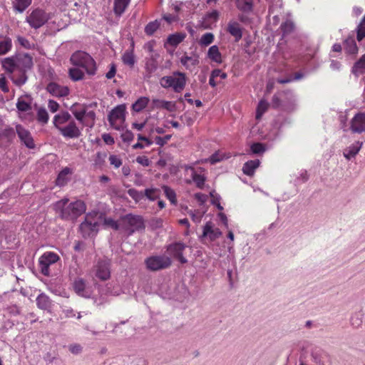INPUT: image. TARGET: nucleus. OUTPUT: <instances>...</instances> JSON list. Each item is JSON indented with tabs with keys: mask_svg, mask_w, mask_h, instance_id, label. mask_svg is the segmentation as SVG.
<instances>
[{
	"mask_svg": "<svg viewBox=\"0 0 365 365\" xmlns=\"http://www.w3.org/2000/svg\"><path fill=\"white\" fill-rule=\"evenodd\" d=\"M53 207L59 217L65 220H75L86 210V204L82 200L68 203V198H63L56 202Z\"/></svg>",
	"mask_w": 365,
	"mask_h": 365,
	"instance_id": "f257e3e1",
	"label": "nucleus"
},
{
	"mask_svg": "<svg viewBox=\"0 0 365 365\" xmlns=\"http://www.w3.org/2000/svg\"><path fill=\"white\" fill-rule=\"evenodd\" d=\"M70 61L73 65L83 68L88 74L94 75L96 73V62L88 53L77 51L72 54Z\"/></svg>",
	"mask_w": 365,
	"mask_h": 365,
	"instance_id": "f03ea898",
	"label": "nucleus"
},
{
	"mask_svg": "<svg viewBox=\"0 0 365 365\" xmlns=\"http://www.w3.org/2000/svg\"><path fill=\"white\" fill-rule=\"evenodd\" d=\"M121 229L131 235L135 232L145 229L144 220L140 215L128 214L121 218Z\"/></svg>",
	"mask_w": 365,
	"mask_h": 365,
	"instance_id": "7ed1b4c3",
	"label": "nucleus"
},
{
	"mask_svg": "<svg viewBox=\"0 0 365 365\" xmlns=\"http://www.w3.org/2000/svg\"><path fill=\"white\" fill-rule=\"evenodd\" d=\"M145 264L148 270L157 272L168 269L172 265V259L165 255H156L147 257Z\"/></svg>",
	"mask_w": 365,
	"mask_h": 365,
	"instance_id": "20e7f679",
	"label": "nucleus"
},
{
	"mask_svg": "<svg viewBox=\"0 0 365 365\" xmlns=\"http://www.w3.org/2000/svg\"><path fill=\"white\" fill-rule=\"evenodd\" d=\"M48 19V15L43 10L36 9L26 16V21L31 28L37 29L43 26Z\"/></svg>",
	"mask_w": 365,
	"mask_h": 365,
	"instance_id": "39448f33",
	"label": "nucleus"
},
{
	"mask_svg": "<svg viewBox=\"0 0 365 365\" xmlns=\"http://www.w3.org/2000/svg\"><path fill=\"white\" fill-rule=\"evenodd\" d=\"M59 257L57 254L52 252H46L39 258V267L41 273L44 276H50L49 267L59 260Z\"/></svg>",
	"mask_w": 365,
	"mask_h": 365,
	"instance_id": "423d86ee",
	"label": "nucleus"
},
{
	"mask_svg": "<svg viewBox=\"0 0 365 365\" xmlns=\"http://www.w3.org/2000/svg\"><path fill=\"white\" fill-rule=\"evenodd\" d=\"M125 113V106L119 105L114 108L109 113L108 120L110 125L115 130H120L121 126L118 121L124 122Z\"/></svg>",
	"mask_w": 365,
	"mask_h": 365,
	"instance_id": "0eeeda50",
	"label": "nucleus"
},
{
	"mask_svg": "<svg viewBox=\"0 0 365 365\" xmlns=\"http://www.w3.org/2000/svg\"><path fill=\"white\" fill-rule=\"evenodd\" d=\"M91 218L92 215L87 214L85 220L80 225L79 229L83 237H90L98 231V222Z\"/></svg>",
	"mask_w": 365,
	"mask_h": 365,
	"instance_id": "6e6552de",
	"label": "nucleus"
},
{
	"mask_svg": "<svg viewBox=\"0 0 365 365\" xmlns=\"http://www.w3.org/2000/svg\"><path fill=\"white\" fill-rule=\"evenodd\" d=\"M185 247L186 245L184 243L178 242L168 245L166 250L170 256L179 260L181 264H185L187 262V260L182 255Z\"/></svg>",
	"mask_w": 365,
	"mask_h": 365,
	"instance_id": "1a4fd4ad",
	"label": "nucleus"
},
{
	"mask_svg": "<svg viewBox=\"0 0 365 365\" xmlns=\"http://www.w3.org/2000/svg\"><path fill=\"white\" fill-rule=\"evenodd\" d=\"M96 276L103 281L108 279L110 277V260L108 258L101 259L96 266Z\"/></svg>",
	"mask_w": 365,
	"mask_h": 365,
	"instance_id": "9d476101",
	"label": "nucleus"
},
{
	"mask_svg": "<svg viewBox=\"0 0 365 365\" xmlns=\"http://www.w3.org/2000/svg\"><path fill=\"white\" fill-rule=\"evenodd\" d=\"M16 132L21 142L24 143L28 148L33 149L35 148L36 145L31 133L23 125L20 124L16 125Z\"/></svg>",
	"mask_w": 365,
	"mask_h": 365,
	"instance_id": "9b49d317",
	"label": "nucleus"
},
{
	"mask_svg": "<svg viewBox=\"0 0 365 365\" xmlns=\"http://www.w3.org/2000/svg\"><path fill=\"white\" fill-rule=\"evenodd\" d=\"M58 130L63 137L67 138H78L81 135V130L73 120L70 121L66 126L58 128Z\"/></svg>",
	"mask_w": 365,
	"mask_h": 365,
	"instance_id": "f8f14e48",
	"label": "nucleus"
},
{
	"mask_svg": "<svg viewBox=\"0 0 365 365\" xmlns=\"http://www.w3.org/2000/svg\"><path fill=\"white\" fill-rule=\"evenodd\" d=\"M237 9L242 13L239 14V20L242 23L250 21L249 12L251 11V0H236Z\"/></svg>",
	"mask_w": 365,
	"mask_h": 365,
	"instance_id": "ddd939ff",
	"label": "nucleus"
},
{
	"mask_svg": "<svg viewBox=\"0 0 365 365\" xmlns=\"http://www.w3.org/2000/svg\"><path fill=\"white\" fill-rule=\"evenodd\" d=\"M350 128L353 133H356L365 132V113L356 114L351 120Z\"/></svg>",
	"mask_w": 365,
	"mask_h": 365,
	"instance_id": "4468645a",
	"label": "nucleus"
},
{
	"mask_svg": "<svg viewBox=\"0 0 365 365\" xmlns=\"http://www.w3.org/2000/svg\"><path fill=\"white\" fill-rule=\"evenodd\" d=\"M17 68L21 71L26 72L34 65L32 57L28 53H20L16 56Z\"/></svg>",
	"mask_w": 365,
	"mask_h": 365,
	"instance_id": "2eb2a0df",
	"label": "nucleus"
},
{
	"mask_svg": "<svg viewBox=\"0 0 365 365\" xmlns=\"http://www.w3.org/2000/svg\"><path fill=\"white\" fill-rule=\"evenodd\" d=\"M46 91L55 97H64L69 93L67 86H63L54 82H51L47 85Z\"/></svg>",
	"mask_w": 365,
	"mask_h": 365,
	"instance_id": "dca6fc26",
	"label": "nucleus"
},
{
	"mask_svg": "<svg viewBox=\"0 0 365 365\" xmlns=\"http://www.w3.org/2000/svg\"><path fill=\"white\" fill-rule=\"evenodd\" d=\"M73 288L75 292L81 297H89V291L86 285V281L82 278H76L73 282Z\"/></svg>",
	"mask_w": 365,
	"mask_h": 365,
	"instance_id": "f3484780",
	"label": "nucleus"
},
{
	"mask_svg": "<svg viewBox=\"0 0 365 365\" xmlns=\"http://www.w3.org/2000/svg\"><path fill=\"white\" fill-rule=\"evenodd\" d=\"M222 232L218 228H214L212 222H208L204 226L202 237H207L210 241H214L217 239Z\"/></svg>",
	"mask_w": 365,
	"mask_h": 365,
	"instance_id": "a211bd4d",
	"label": "nucleus"
},
{
	"mask_svg": "<svg viewBox=\"0 0 365 365\" xmlns=\"http://www.w3.org/2000/svg\"><path fill=\"white\" fill-rule=\"evenodd\" d=\"M226 30L235 38L236 42H238L242 37V29L237 21H230Z\"/></svg>",
	"mask_w": 365,
	"mask_h": 365,
	"instance_id": "6ab92c4d",
	"label": "nucleus"
},
{
	"mask_svg": "<svg viewBox=\"0 0 365 365\" xmlns=\"http://www.w3.org/2000/svg\"><path fill=\"white\" fill-rule=\"evenodd\" d=\"M174 76H178V77L174 76L173 88L175 92L180 93L184 89L186 84L185 75L181 72H175Z\"/></svg>",
	"mask_w": 365,
	"mask_h": 365,
	"instance_id": "aec40b11",
	"label": "nucleus"
},
{
	"mask_svg": "<svg viewBox=\"0 0 365 365\" xmlns=\"http://www.w3.org/2000/svg\"><path fill=\"white\" fill-rule=\"evenodd\" d=\"M180 63L187 69L191 70L192 67H195L199 64V56L195 53H192L191 56L185 55L181 57Z\"/></svg>",
	"mask_w": 365,
	"mask_h": 365,
	"instance_id": "412c9836",
	"label": "nucleus"
},
{
	"mask_svg": "<svg viewBox=\"0 0 365 365\" xmlns=\"http://www.w3.org/2000/svg\"><path fill=\"white\" fill-rule=\"evenodd\" d=\"M361 146L362 143L359 141L354 143L344 151V156L347 160H350L351 158L355 157L358 154V153L361 148Z\"/></svg>",
	"mask_w": 365,
	"mask_h": 365,
	"instance_id": "4be33fe9",
	"label": "nucleus"
},
{
	"mask_svg": "<svg viewBox=\"0 0 365 365\" xmlns=\"http://www.w3.org/2000/svg\"><path fill=\"white\" fill-rule=\"evenodd\" d=\"M36 304L39 309L49 311L51 308L52 302L49 297L45 294H40L36 298Z\"/></svg>",
	"mask_w": 365,
	"mask_h": 365,
	"instance_id": "5701e85b",
	"label": "nucleus"
},
{
	"mask_svg": "<svg viewBox=\"0 0 365 365\" xmlns=\"http://www.w3.org/2000/svg\"><path fill=\"white\" fill-rule=\"evenodd\" d=\"M153 103L156 108H164L170 112H173L177 110L175 103L171 101L154 99L153 101Z\"/></svg>",
	"mask_w": 365,
	"mask_h": 365,
	"instance_id": "b1692460",
	"label": "nucleus"
},
{
	"mask_svg": "<svg viewBox=\"0 0 365 365\" xmlns=\"http://www.w3.org/2000/svg\"><path fill=\"white\" fill-rule=\"evenodd\" d=\"M71 119V115L67 112H61V113L56 115L53 119V124L57 129L58 128H61L62 124L66 123V122H70Z\"/></svg>",
	"mask_w": 365,
	"mask_h": 365,
	"instance_id": "393cba45",
	"label": "nucleus"
},
{
	"mask_svg": "<svg viewBox=\"0 0 365 365\" xmlns=\"http://www.w3.org/2000/svg\"><path fill=\"white\" fill-rule=\"evenodd\" d=\"M3 68L9 73H14L17 68L16 58H6L2 61Z\"/></svg>",
	"mask_w": 365,
	"mask_h": 365,
	"instance_id": "a878e982",
	"label": "nucleus"
},
{
	"mask_svg": "<svg viewBox=\"0 0 365 365\" xmlns=\"http://www.w3.org/2000/svg\"><path fill=\"white\" fill-rule=\"evenodd\" d=\"M16 130L13 128L8 127L0 132V141L4 140L11 143L16 136Z\"/></svg>",
	"mask_w": 365,
	"mask_h": 365,
	"instance_id": "bb28decb",
	"label": "nucleus"
},
{
	"mask_svg": "<svg viewBox=\"0 0 365 365\" xmlns=\"http://www.w3.org/2000/svg\"><path fill=\"white\" fill-rule=\"evenodd\" d=\"M207 57L212 61H215L217 63H220L222 62V55L219 51L217 46H212L208 49Z\"/></svg>",
	"mask_w": 365,
	"mask_h": 365,
	"instance_id": "cd10ccee",
	"label": "nucleus"
},
{
	"mask_svg": "<svg viewBox=\"0 0 365 365\" xmlns=\"http://www.w3.org/2000/svg\"><path fill=\"white\" fill-rule=\"evenodd\" d=\"M352 73L359 76L365 73V54L363 55L360 59L355 63L352 68Z\"/></svg>",
	"mask_w": 365,
	"mask_h": 365,
	"instance_id": "c85d7f7f",
	"label": "nucleus"
},
{
	"mask_svg": "<svg viewBox=\"0 0 365 365\" xmlns=\"http://www.w3.org/2000/svg\"><path fill=\"white\" fill-rule=\"evenodd\" d=\"M219 18V12L216 10H213L212 12L207 13L203 19V26L205 29L210 27V24L215 23Z\"/></svg>",
	"mask_w": 365,
	"mask_h": 365,
	"instance_id": "c756f323",
	"label": "nucleus"
},
{
	"mask_svg": "<svg viewBox=\"0 0 365 365\" xmlns=\"http://www.w3.org/2000/svg\"><path fill=\"white\" fill-rule=\"evenodd\" d=\"M130 0H115L113 11L115 15L120 16L128 6Z\"/></svg>",
	"mask_w": 365,
	"mask_h": 365,
	"instance_id": "7c9ffc66",
	"label": "nucleus"
},
{
	"mask_svg": "<svg viewBox=\"0 0 365 365\" xmlns=\"http://www.w3.org/2000/svg\"><path fill=\"white\" fill-rule=\"evenodd\" d=\"M32 0H15L13 2L14 9L18 13H23L31 4Z\"/></svg>",
	"mask_w": 365,
	"mask_h": 365,
	"instance_id": "2f4dec72",
	"label": "nucleus"
},
{
	"mask_svg": "<svg viewBox=\"0 0 365 365\" xmlns=\"http://www.w3.org/2000/svg\"><path fill=\"white\" fill-rule=\"evenodd\" d=\"M71 173V170L68 168H63L58 174L56 183L58 186H63L68 180V175Z\"/></svg>",
	"mask_w": 365,
	"mask_h": 365,
	"instance_id": "473e14b6",
	"label": "nucleus"
},
{
	"mask_svg": "<svg viewBox=\"0 0 365 365\" xmlns=\"http://www.w3.org/2000/svg\"><path fill=\"white\" fill-rule=\"evenodd\" d=\"M269 106V103L266 100H261L256 109V119L259 120L263 115V114L268 110Z\"/></svg>",
	"mask_w": 365,
	"mask_h": 365,
	"instance_id": "72a5a7b5",
	"label": "nucleus"
},
{
	"mask_svg": "<svg viewBox=\"0 0 365 365\" xmlns=\"http://www.w3.org/2000/svg\"><path fill=\"white\" fill-rule=\"evenodd\" d=\"M14 83L16 86H21L24 84L27 80L26 72L19 70L18 73H14L11 77Z\"/></svg>",
	"mask_w": 365,
	"mask_h": 365,
	"instance_id": "f704fd0d",
	"label": "nucleus"
},
{
	"mask_svg": "<svg viewBox=\"0 0 365 365\" xmlns=\"http://www.w3.org/2000/svg\"><path fill=\"white\" fill-rule=\"evenodd\" d=\"M344 49L350 54H356L358 52V47L353 38H349L344 41Z\"/></svg>",
	"mask_w": 365,
	"mask_h": 365,
	"instance_id": "c9c22d12",
	"label": "nucleus"
},
{
	"mask_svg": "<svg viewBox=\"0 0 365 365\" xmlns=\"http://www.w3.org/2000/svg\"><path fill=\"white\" fill-rule=\"evenodd\" d=\"M185 37V34H171L168 36L167 39V43L173 46H177L184 40Z\"/></svg>",
	"mask_w": 365,
	"mask_h": 365,
	"instance_id": "e433bc0d",
	"label": "nucleus"
},
{
	"mask_svg": "<svg viewBox=\"0 0 365 365\" xmlns=\"http://www.w3.org/2000/svg\"><path fill=\"white\" fill-rule=\"evenodd\" d=\"M149 102V99L146 97H141L133 104L132 108L136 112L141 111L146 107Z\"/></svg>",
	"mask_w": 365,
	"mask_h": 365,
	"instance_id": "4c0bfd02",
	"label": "nucleus"
},
{
	"mask_svg": "<svg viewBox=\"0 0 365 365\" xmlns=\"http://www.w3.org/2000/svg\"><path fill=\"white\" fill-rule=\"evenodd\" d=\"M69 77L74 81H80L83 78L84 73L78 68H71L68 71Z\"/></svg>",
	"mask_w": 365,
	"mask_h": 365,
	"instance_id": "58836bf2",
	"label": "nucleus"
},
{
	"mask_svg": "<svg viewBox=\"0 0 365 365\" xmlns=\"http://www.w3.org/2000/svg\"><path fill=\"white\" fill-rule=\"evenodd\" d=\"M294 23L289 20H287L280 26V29L284 36L291 34L294 31Z\"/></svg>",
	"mask_w": 365,
	"mask_h": 365,
	"instance_id": "ea45409f",
	"label": "nucleus"
},
{
	"mask_svg": "<svg viewBox=\"0 0 365 365\" xmlns=\"http://www.w3.org/2000/svg\"><path fill=\"white\" fill-rule=\"evenodd\" d=\"M162 189L163 190L167 198L170 201L171 204L175 205L177 202V200L175 191L170 187L166 185H163L162 187Z\"/></svg>",
	"mask_w": 365,
	"mask_h": 365,
	"instance_id": "a19ab883",
	"label": "nucleus"
},
{
	"mask_svg": "<svg viewBox=\"0 0 365 365\" xmlns=\"http://www.w3.org/2000/svg\"><path fill=\"white\" fill-rule=\"evenodd\" d=\"M77 103L73 104L71 108V110L78 120L82 121L86 113V109L84 108L77 109Z\"/></svg>",
	"mask_w": 365,
	"mask_h": 365,
	"instance_id": "79ce46f5",
	"label": "nucleus"
},
{
	"mask_svg": "<svg viewBox=\"0 0 365 365\" xmlns=\"http://www.w3.org/2000/svg\"><path fill=\"white\" fill-rule=\"evenodd\" d=\"M160 190L157 188H148L144 191V195L150 200L154 201L160 196Z\"/></svg>",
	"mask_w": 365,
	"mask_h": 365,
	"instance_id": "37998d69",
	"label": "nucleus"
},
{
	"mask_svg": "<svg viewBox=\"0 0 365 365\" xmlns=\"http://www.w3.org/2000/svg\"><path fill=\"white\" fill-rule=\"evenodd\" d=\"M123 62L124 64L133 67L135 64V57L133 51H125L122 57Z\"/></svg>",
	"mask_w": 365,
	"mask_h": 365,
	"instance_id": "c03bdc74",
	"label": "nucleus"
},
{
	"mask_svg": "<svg viewBox=\"0 0 365 365\" xmlns=\"http://www.w3.org/2000/svg\"><path fill=\"white\" fill-rule=\"evenodd\" d=\"M157 68H158V63L154 59L150 58L146 62L145 69H146L147 72L148 73V78H150L152 73H153L154 71H156Z\"/></svg>",
	"mask_w": 365,
	"mask_h": 365,
	"instance_id": "a18cd8bd",
	"label": "nucleus"
},
{
	"mask_svg": "<svg viewBox=\"0 0 365 365\" xmlns=\"http://www.w3.org/2000/svg\"><path fill=\"white\" fill-rule=\"evenodd\" d=\"M37 119L42 123H46L48 120V114L44 108H40L37 112Z\"/></svg>",
	"mask_w": 365,
	"mask_h": 365,
	"instance_id": "49530a36",
	"label": "nucleus"
},
{
	"mask_svg": "<svg viewBox=\"0 0 365 365\" xmlns=\"http://www.w3.org/2000/svg\"><path fill=\"white\" fill-rule=\"evenodd\" d=\"M11 48V41L7 38L4 41H0V55L5 54Z\"/></svg>",
	"mask_w": 365,
	"mask_h": 365,
	"instance_id": "de8ad7c7",
	"label": "nucleus"
},
{
	"mask_svg": "<svg viewBox=\"0 0 365 365\" xmlns=\"http://www.w3.org/2000/svg\"><path fill=\"white\" fill-rule=\"evenodd\" d=\"M357 40L361 41L365 37V16L357 27Z\"/></svg>",
	"mask_w": 365,
	"mask_h": 365,
	"instance_id": "09e8293b",
	"label": "nucleus"
},
{
	"mask_svg": "<svg viewBox=\"0 0 365 365\" xmlns=\"http://www.w3.org/2000/svg\"><path fill=\"white\" fill-rule=\"evenodd\" d=\"M159 23L157 21L150 22L145 28V32L148 35H153V33L158 29Z\"/></svg>",
	"mask_w": 365,
	"mask_h": 365,
	"instance_id": "8fccbe9b",
	"label": "nucleus"
},
{
	"mask_svg": "<svg viewBox=\"0 0 365 365\" xmlns=\"http://www.w3.org/2000/svg\"><path fill=\"white\" fill-rule=\"evenodd\" d=\"M192 180L196 184L197 187L202 188L205 184V178L203 175L194 172L192 173Z\"/></svg>",
	"mask_w": 365,
	"mask_h": 365,
	"instance_id": "3c124183",
	"label": "nucleus"
},
{
	"mask_svg": "<svg viewBox=\"0 0 365 365\" xmlns=\"http://www.w3.org/2000/svg\"><path fill=\"white\" fill-rule=\"evenodd\" d=\"M214 40V35L212 33H206L201 37L200 44L208 46L212 43Z\"/></svg>",
	"mask_w": 365,
	"mask_h": 365,
	"instance_id": "603ef678",
	"label": "nucleus"
},
{
	"mask_svg": "<svg viewBox=\"0 0 365 365\" xmlns=\"http://www.w3.org/2000/svg\"><path fill=\"white\" fill-rule=\"evenodd\" d=\"M16 108L22 112H26L31 110V105L22 99L18 100V102L16 103Z\"/></svg>",
	"mask_w": 365,
	"mask_h": 365,
	"instance_id": "864d4df0",
	"label": "nucleus"
},
{
	"mask_svg": "<svg viewBox=\"0 0 365 365\" xmlns=\"http://www.w3.org/2000/svg\"><path fill=\"white\" fill-rule=\"evenodd\" d=\"M173 81L174 76H164L160 79V84L163 88H173Z\"/></svg>",
	"mask_w": 365,
	"mask_h": 365,
	"instance_id": "5fc2aeb1",
	"label": "nucleus"
},
{
	"mask_svg": "<svg viewBox=\"0 0 365 365\" xmlns=\"http://www.w3.org/2000/svg\"><path fill=\"white\" fill-rule=\"evenodd\" d=\"M104 224L108 227H110L115 230H118L120 228H121V224L119 225L116 221L110 217L105 218Z\"/></svg>",
	"mask_w": 365,
	"mask_h": 365,
	"instance_id": "6e6d98bb",
	"label": "nucleus"
},
{
	"mask_svg": "<svg viewBox=\"0 0 365 365\" xmlns=\"http://www.w3.org/2000/svg\"><path fill=\"white\" fill-rule=\"evenodd\" d=\"M265 146L262 143H252V154H262L265 151Z\"/></svg>",
	"mask_w": 365,
	"mask_h": 365,
	"instance_id": "4d7b16f0",
	"label": "nucleus"
},
{
	"mask_svg": "<svg viewBox=\"0 0 365 365\" xmlns=\"http://www.w3.org/2000/svg\"><path fill=\"white\" fill-rule=\"evenodd\" d=\"M108 160L110 163L113 165L115 168H120V166L122 165V160L121 159L115 155H111L109 156Z\"/></svg>",
	"mask_w": 365,
	"mask_h": 365,
	"instance_id": "13d9d810",
	"label": "nucleus"
},
{
	"mask_svg": "<svg viewBox=\"0 0 365 365\" xmlns=\"http://www.w3.org/2000/svg\"><path fill=\"white\" fill-rule=\"evenodd\" d=\"M128 195L135 200H139L143 197V194L141 192H138L134 188L129 189L128 190Z\"/></svg>",
	"mask_w": 365,
	"mask_h": 365,
	"instance_id": "bf43d9fd",
	"label": "nucleus"
},
{
	"mask_svg": "<svg viewBox=\"0 0 365 365\" xmlns=\"http://www.w3.org/2000/svg\"><path fill=\"white\" fill-rule=\"evenodd\" d=\"M171 138V135H166L164 137L156 136L155 138V141L157 145L163 146L165 144L168 143V141Z\"/></svg>",
	"mask_w": 365,
	"mask_h": 365,
	"instance_id": "052dcab7",
	"label": "nucleus"
},
{
	"mask_svg": "<svg viewBox=\"0 0 365 365\" xmlns=\"http://www.w3.org/2000/svg\"><path fill=\"white\" fill-rule=\"evenodd\" d=\"M303 75L300 73H297L295 74L294 78H282L278 79L277 82L279 83H287L293 81L294 80H299L302 78Z\"/></svg>",
	"mask_w": 365,
	"mask_h": 365,
	"instance_id": "680f3d73",
	"label": "nucleus"
},
{
	"mask_svg": "<svg viewBox=\"0 0 365 365\" xmlns=\"http://www.w3.org/2000/svg\"><path fill=\"white\" fill-rule=\"evenodd\" d=\"M17 41L19 43L25 48L29 49L32 47V45L29 41L24 37L18 36Z\"/></svg>",
	"mask_w": 365,
	"mask_h": 365,
	"instance_id": "e2e57ef3",
	"label": "nucleus"
},
{
	"mask_svg": "<svg viewBox=\"0 0 365 365\" xmlns=\"http://www.w3.org/2000/svg\"><path fill=\"white\" fill-rule=\"evenodd\" d=\"M134 135L133 133L130 130H126L125 133H123L121 135V138L123 142L130 143L133 140Z\"/></svg>",
	"mask_w": 365,
	"mask_h": 365,
	"instance_id": "0e129e2a",
	"label": "nucleus"
},
{
	"mask_svg": "<svg viewBox=\"0 0 365 365\" xmlns=\"http://www.w3.org/2000/svg\"><path fill=\"white\" fill-rule=\"evenodd\" d=\"M180 118L184 123L187 124L189 126L192 125L194 123V120L192 119V118L187 113H185L182 115H181Z\"/></svg>",
	"mask_w": 365,
	"mask_h": 365,
	"instance_id": "69168bd1",
	"label": "nucleus"
},
{
	"mask_svg": "<svg viewBox=\"0 0 365 365\" xmlns=\"http://www.w3.org/2000/svg\"><path fill=\"white\" fill-rule=\"evenodd\" d=\"M48 108L52 113H55L58 110L59 105L53 100H49L48 102Z\"/></svg>",
	"mask_w": 365,
	"mask_h": 365,
	"instance_id": "338daca9",
	"label": "nucleus"
},
{
	"mask_svg": "<svg viewBox=\"0 0 365 365\" xmlns=\"http://www.w3.org/2000/svg\"><path fill=\"white\" fill-rule=\"evenodd\" d=\"M136 162L143 166H149L150 162L146 156H138L136 158Z\"/></svg>",
	"mask_w": 365,
	"mask_h": 365,
	"instance_id": "774afa93",
	"label": "nucleus"
}]
</instances>
